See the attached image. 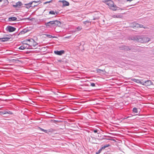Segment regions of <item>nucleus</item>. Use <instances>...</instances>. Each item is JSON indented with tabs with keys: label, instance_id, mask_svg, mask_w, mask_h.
Instances as JSON below:
<instances>
[{
	"label": "nucleus",
	"instance_id": "obj_1",
	"mask_svg": "<svg viewBox=\"0 0 154 154\" xmlns=\"http://www.w3.org/2000/svg\"><path fill=\"white\" fill-rule=\"evenodd\" d=\"M61 22L57 20H55L52 21H50L45 23V25L48 27H55V31L57 32H60V31L56 29L57 27H60L61 25Z\"/></svg>",
	"mask_w": 154,
	"mask_h": 154
},
{
	"label": "nucleus",
	"instance_id": "obj_2",
	"mask_svg": "<svg viewBox=\"0 0 154 154\" xmlns=\"http://www.w3.org/2000/svg\"><path fill=\"white\" fill-rule=\"evenodd\" d=\"M106 4L108 6L109 9L113 11L119 10H123L122 8H120L117 6L115 4L114 2L111 0L108 1V2Z\"/></svg>",
	"mask_w": 154,
	"mask_h": 154
},
{
	"label": "nucleus",
	"instance_id": "obj_3",
	"mask_svg": "<svg viewBox=\"0 0 154 154\" xmlns=\"http://www.w3.org/2000/svg\"><path fill=\"white\" fill-rule=\"evenodd\" d=\"M132 40H136L138 42L141 43L146 42H148L150 39L146 37H142V36H137L133 38Z\"/></svg>",
	"mask_w": 154,
	"mask_h": 154
},
{
	"label": "nucleus",
	"instance_id": "obj_4",
	"mask_svg": "<svg viewBox=\"0 0 154 154\" xmlns=\"http://www.w3.org/2000/svg\"><path fill=\"white\" fill-rule=\"evenodd\" d=\"M37 45V43L33 39H29V42L28 43V46L31 47H35Z\"/></svg>",
	"mask_w": 154,
	"mask_h": 154
},
{
	"label": "nucleus",
	"instance_id": "obj_5",
	"mask_svg": "<svg viewBox=\"0 0 154 154\" xmlns=\"http://www.w3.org/2000/svg\"><path fill=\"white\" fill-rule=\"evenodd\" d=\"M39 129L41 131H44L45 133H52L54 131V130L52 128H51L48 130H44L42 128H39Z\"/></svg>",
	"mask_w": 154,
	"mask_h": 154
},
{
	"label": "nucleus",
	"instance_id": "obj_6",
	"mask_svg": "<svg viewBox=\"0 0 154 154\" xmlns=\"http://www.w3.org/2000/svg\"><path fill=\"white\" fill-rule=\"evenodd\" d=\"M59 2H62L63 3V7L68 6L69 5V3L65 0H59Z\"/></svg>",
	"mask_w": 154,
	"mask_h": 154
},
{
	"label": "nucleus",
	"instance_id": "obj_7",
	"mask_svg": "<svg viewBox=\"0 0 154 154\" xmlns=\"http://www.w3.org/2000/svg\"><path fill=\"white\" fill-rule=\"evenodd\" d=\"M23 5L22 3L21 2H17L15 5H13V6L14 7L16 8H19L20 7V6L22 5Z\"/></svg>",
	"mask_w": 154,
	"mask_h": 154
},
{
	"label": "nucleus",
	"instance_id": "obj_8",
	"mask_svg": "<svg viewBox=\"0 0 154 154\" xmlns=\"http://www.w3.org/2000/svg\"><path fill=\"white\" fill-rule=\"evenodd\" d=\"M64 51L63 50H61L60 51H54V53L55 54L59 55H61L63 54L64 53Z\"/></svg>",
	"mask_w": 154,
	"mask_h": 154
},
{
	"label": "nucleus",
	"instance_id": "obj_9",
	"mask_svg": "<svg viewBox=\"0 0 154 154\" xmlns=\"http://www.w3.org/2000/svg\"><path fill=\"white\" fill-rule=\"evenodd\" d=\"M29 48V46L28 45L24 44L19 48V49L21 50H23L25 49H28Z\"/></svg>",
	"mask_w": 154,
	"mask_h": 154
},
{
	"label": "nucleus",
	"instance_id": "obj_10",
	"mask_svg": "<svg viewBox=\"0 0 154 154\" xmlns=\"http://www.w3.org/2000/svg\"><path fill=\"white\" fill-rule=\"evenodd\" d=\"M7 28L8 30L10 32H13L16 29L15 28L10 26H8Z\"/></svg>",
	"mask_w": 154,
	"mask_h": 154
},
{
	"label": "nucleus",
	"instance_id": "obj_11",
	"mask_svg": "<svg viewBox=\"0 0 154 154\" xmlns=\"http://www.w3.org/2000/svg\"><path fill=\"white\" fill-rule=\"evenodd\" d=\"M34 2V3H38V2L39 4L41 3V2L40 1H33V2H31L28 4H25V5H29V6H31V5L32 4V3Z\"/></svg>",
	"mask_w": 154,
	"mask_h": 154
},
{
	"label": "nucleus",
	"instance_id": "obj_12",
	"mask_svg": "<svg viewBox=\"0 0 154 154\" xmlns=\"http://www.w3.org/2000/svg\"><path fill=\"white\" fill-rule=\"evenodd\" d=\"M17 20V18L15 17H11L8 18V20L10 21H16Z\"/></svg>",
	"mask_w": 154,
	"mask_h": 154
},
{
	"label": "nucleus",
	"instance_id": "obj_13",
	"mask_svg": "<svg viewBox=\"0 0 154 154\" xmlns=\"http://www.w3.org/2000/svg\"><path fill=\"white\" fill-rule=\"evenodd\" d=\"M151 82L149 81H147L146 82H145L143 83H142V84L143 85H145L146 86H148L149 85L151 84Z\"/></svg>",
	"mask_w": 154,
	"mask_h": 154
},
{
	"label": "nucleus",
	"instance_id": "obj_14",
	"mask_svg": "<svg viewBox=\"0 0 154 154\" xmlns=\"http://www.w3.org/2000/svg\"><path fill=\"white\" fill-rule=\"evenodd\" d=\"M9 113L6 111H3L0 112V114L1 115Z\"/></svg>",
	"mask_w": 154,
	"mask_h": 154
},
{
	"label": "nucleus",
	"instance_id": "obj_15",
	"mask_svg": "<svg viewBox=\"0 0 154 154\" xmlns=\"http://www.w3.org/2000/svg\"><path fill=\"white\" fill-rule=\"evenodd\" d=\"M29 39L25 40L23 42V44L28 45V43L29 42Z\"/></svg>",
	"mask_w": 154,
	"mask_h": 154
},
{
	"label": "nucleus",
	"instance_id": "obj_16",
	"mask_svg": "<svg viewBox=\"0 0 154 154\" xmlns=\"http://www.w3.org/2000/svg\"><path fill=\"white\" fill-rule=\"evenodd\" d=\"M10 39V38H0V40L2 39V42H4L5 41H7L9 39Z\"/></svg>",
	"mask_w": 154,
	"mask_h": 154
},
{
	"label": "nucleus",
	"instance_id": "obj_17",
	"mask_svg": "<svg viewBox=\"0 0 154 154\" xmlns=\"http://www.w3.org/2000/svg\"><path fill=\"white\" fill-rule=\"evenodd\" d=\"M132 80L137 83H140L141 84H142V83H143V82H141L140 80L139 79H133Z\"/></svg>",
	"mask_w": 154,
	"mask_h": 154
},
{
	"label": "nucleus",
	"instance_id": "obj_18",
	"mask_svg": "<svg viewBox=\"0 0 154 154\" xmlns=\"http://www.w3.org/2000/svg\"><path fill=\"white\" fill-rule=\"evenodd\" d=\"M28 30H26V29H24L23 31H21L20 33L21 34H24L26 33L28 31Z\"/></svg>",
	"mask_w": 154,
	"mask_h": 154
},
{
	"label": "nucleus",
	"instance_id": "obj_19",
	"mask_svg": "<svg viewBox=\"0 0 154 154\" xmlns=\"http://www.w3.org/2000/svg\"><path fill=\"white\" fill-rule=\"evenodd\" d=\"M96 71L97 72V73H100L101 72H106L105 70V69H103L102 70L100 69H98L96 70Z\"/></svg>",
	"mask_w": 154,
	"mask_h": 154
},
{
	"label": "nucleus",
	"instance_id": "obj_20",
	"mask_svg": "<svg viewBox=\"0 0 154 154\" xmlns=\"http://www.w3.org/2000/svg\"><path fill=\"white\" fill-rule=\"evenodd\" d=\"M83 23L85 24V25H86L88 24H90V25L91 24V22L90 21L88 20H86L83 22Z\"/></svg>",
	"mask_w": 154,
	"mask_h": 154
},
{
	"label": "nucleus",
	"instance_id": "obj_21",
	"mask_svg": "<svg viewBox=\"0 0 154 154\" xmlns=\"http://www.w3.org/2000/svg\"><path fill=\"white\" fill-rule=\"evenodd\" d=\"M46 35L47 36L48 38H57V37L56 36H52V35H50L46 34Z\"/></svg>",
	"mask_w": 154,
	"mask_h": 154
},
{
	"label": "nucleus",
	"instance_id": "obj_22",
	"mask_svg": "<svg viewBox=\"0 0 154 154\" xmlns=\"http://www.w3.org/2000/svg\"><path fill=\"white\" fill-rule=\"evenodd\" d=\"M134 26L137 27H142L143 26L142 25H139V24L138 23H136L135 25Z\"/></svg>",
	"mask_w": 154,
	"mask_h": 154
},
{
	"label": "nucleus",
	"instance_id": "obj_23",
	"mask_svg": "<svg viewBox=\"0 0 154 154\" xmlns=\"http://www.w3.org/2000/svg\"><path fill=\"white\" fill-rule=\"evenodd\" d=\"M133 111L134 112L136 113H137L138 112V111L137 109L136 108H134L133 109Z\"/></svg>",
	"mask_w": 154,
	"mask_h": 154
},
{
	"label": "nucleus",
	"instance_id": "obj_24",
	"mask_svg": "<svg viewBox=\"0 0 154 154\" xmlns=\"http://www.w3.org/2000/svg\"><path fill=\"white\" fill-rule=\"evenodd\" d=\"M49 13L50 14H51L54 15L55 14L54 12L53 11H50Z\"/></svg>",
	"mask_w": 154,
	"mask_h": 154
},
{
	"label": "nucleus",
	"instance_id": "obj_25",
	"mask_svg": "<svg viewBox=\"0 0 154 154\" xmlns=\"http://www.w3.org/2000/svg\"><path fill=\"white\" fill-rule=\"evenodd\" d=\"M77 29H78V30H81L82 29V26H79L77 28Z\"/></svg>",
	"mask_w": 154,
	"mask_h": 154
},
{
	"label": "nucleus",
	"instance_id": "obj_26",
	"mask_svg": "<svg viewBox=\"0 0 154 154\" xmlns=\"http://www.w3.org/2000/svg\"><path fill=\"white\" fill-rule=\"evenodd\" d=\"M109 0H102V2L106 4Z\"/></svg>",
	"mask_w": 154,
	"mask_h": 154
},
{
	"label": "nucleus",
	"instance_id": "obj_27",
	"mask_svg": "<svg viewBox=\"0 0 154 154\" xmlns=\"http://www.w3.org/2000/svg\"><path fill=\"white\" fill-rule=\"evenodd\" d=\"M102 149H100L98 151L96 152V154H99L101 151Z\"/></svg>",
	"mask_w": 154,
	"mask_h": 154
},
{
	"label": "nucleus",
	"instance_id": "obj_28",
	"mask_svg": "<svg viewBox=\"0 0 154 154\" xmlns=\"http://www.w3.org/2000/svg\"><path fill=\"white\" fill-rule=\"evenodd\" d=\"M52 2V0H51V1H49L45 2V3H44V4H46L48 3H50Z\"/></svg>",
	"mask_w": 154,
	"mask_h": 154
},
{
	"label": "nucleus",
	"instance_id": "obj_29",
	"mask_svg": "<svg viewBox=\"0 0 154 154\" xmlns=\"http://www.w3.org/2000/svg\"><path fill=\"white\" fill-rule=\"evenodd\" d=\"M91 85L92 87H94L95 86V84L94 83H91Z\"/></svg>",
	"mask_w": 154,
	"mask_h": 154
},
{
	"label": "nucleus",
	"instance_id": "obj_30",
	"mask_svg": "<svg viewBox=\"0 0 154 154\" xmlns=\"http://www.w3.org/2000/svg\"><path fill=\"white\" fill-rule=\"evenodd\" d=\"M104 146H105V148H106V147H108L110 146V145L109 144H106Z\"/></svg>",
	"mask_w": 154,
	"mask_h": 154
},
{
	"label": "nucleus",
	"instance_id": "obj_31",
	"mask_svg": "<svg viewBox=\"0 0 154 154\" xmlns=\"http://www.w3.org/2000/svg\"><path fill=\"white\" fill-rule=\"evenodd\" d=\"M26 8H29L30 7H31V6H30H30H29V5H26Z\"/></svg>",
	"mask_w": 154,
	"mask_h": 154
},
{
	"label": "nucleus",
	"instance_id": "obj_32",
	"mask_svg": "<svg viewBox=\"0 0 154 154\" xmlns=\"http://www.w3.org/2000/svg\"><path fill=\"white\" fill-rule=\"evenodd\" d=\"M105 148H106L105 146H102L101 149L102 150L105 149Z\"/></svg>",
	"mask_w": 154,
	"mask_h": 154
},
{
	"label": "nucleus",
	"instance_id": "obj_33",
	"mask_svg": "<svg viewBox=\"0 0 154 154\" xmlns=\"http://www.w3.org/2000/svg\"><path fill=\"white\" fill-rule=\"evenodd\" d=\"M125 49H126V50H128V47H125Z\"/></svg>",
	"mask_w": 154,
	"mask_h": 154
},
{
	"label": "nucleus",
	"instance_id": "obj_34",
	"mask_svg": "<svg viewBox=\"0 0 154 154\" xmlns=\"http://www.w3.org/2000/svg\"><path fill=\"white\" fill-rule=\"evenodd\" d=\"M97 132V131L96 130L94 131V132L95 133H96V132Z\"/></svg>",
	"mask_w": 154,
	"mask_h": 154
},
{
	"label": "nucleus",
	"instance_id": "obj_35",
	"mask_svg": "<svg viewBox=\"0 0 154 154\" xmlns=\"http://www.w3.org/2000/svg\"><path fill=\"white\" fill-rule=\"evenodd\" d=\"M69 36H68V37H66V38H69Z\"/></svg>",
	"mask_w": 154,
	"mask_h": 154
},
{
	"label": "nucleus",
	"instance_id": "obj_36",
	"mask_svg": "<svg viewBox=\"0 0 154 154\" xmlns=\"http://www.w3.org/2000/svg\"><path fill=\"white\" fill-rule=\"evenodd\" d=\"M17 60H15V61H16Z\"/></svg>",
	"mask_w": 154,
	"mask_h": 154
}]
</instances>
